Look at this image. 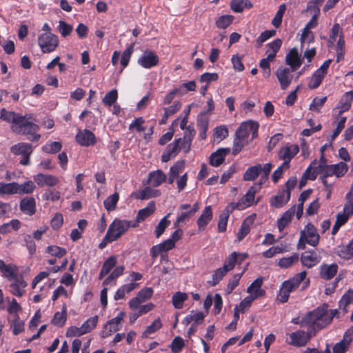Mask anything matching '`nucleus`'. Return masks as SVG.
<instances>
[{
    "label": "nucleus",
    "instance_id": "nucleus-64",
    "mask_svg": "<svg viewBox=\"0 0 353 353\" xmlns=\"http://www.w3.org/2000/svg\"><path fill=\"white\" fill-rule=\"evenodd\" d=\"M275 34L276 31L274 30H265L261 32L256 40L257 48H260L265 41L272 37Z\"/></svg>",
    "mask_w": 353,
    "mask_h": 353
},
{
    "label": "nucleus",
    "instance_id": "nucleus-12",
    "mask_svg": "<svg viewBox=\"0 0 353 353\" xmlns=\"http://www.w3.org/2000/svg\"><path fill=\"white\" fill-rule=\"evenodd\" d=\"M299 152V147L298 145L288 143L280 148L278 156L279 159L283 160V162H287L288 165H290L291 160Z\"/></svg>",
    "mask_w": 353,
    "mask_h": 353
},
{
    "label": "nucleus",
    "instance_id": "nucleus-27",
    "mask_svg": "<svg viewBox=\"0 0 353 353\" xmlns=\"http://www.w3.org/2000/svg\"><path fill=\"white\" fill-rule=\"evenodd\" d=\"M353 101V90L346 92L340 99L336 108L339 109V115L343 112L348 111L352 105Z\"/></svg>",
    "mask_w": 353,
    "mask_h": 353
},
{
    "label": "nucleus",
    "instance_id": "nucleus-11",
    "mask_svg": "<svg viewBox=\"0 0 353 353\" xmlns=\"http://www.w3.org/2000/svg\"><path fill=\"white\" fill-rule=\"evenodd\" d=\"M292 68L279 67L276 71V76L280 83L282 90H286L290 85L292 79L293 74Z\"/></svg>",
    "mask_w": 353,
    "mask_h": 353
},
{
    "label": "nucleus",
    "instance_id": "nucleus-63",
    "mask_svg": "<svg viewBox=\"0 0 353 353\" xmlns=\"http://www.w3.org/2000/svg\"><path fill=\"white\" fill-rule=\"evenodd\" d=\"M58 30L63 37L69 36L73 30L72 26L67 23L65 21L61 20L59 22Z\"/></svg>",
    "mask_w": 353,
    "mask_h": 353
},
{
    "label": "nucleus",
    "instance_id": "nucleus-10",
    "mask_svg": "<svg viewBox=\"0 0 353 353\" xmlns=\"http://www.w3.org/2000/svg\"><path fill=\"white\" fill-rule=\"evenodd\" d=\"M256 192H257V190H256V187H254V186L250 187L248 189L247 193L243 196H242L238 202L230 203V206L234 210L237 209L239 210H242L245 209L246 208L250 207L254 203V197H255V194H256Z\"/></svg>",
    "mask_w": 353,
    "mask_h": 353
},
{
    "label": "nucleus",
    "instance_id": "nucleus-16",
    "mask_svg": "<svg viewBox=\"0 0 353 353\" xmlns=\"http://www.w3.org/2000/svg\"><path fill=\"white\" fill-rule=\"evenodd\" d=\"M290 199V192L288 190H279L278 194L270 199V206L275 208H281L285 205Z\"/></svg>",
    "mask_w": 353,
    "mask_h": 353
},
{
    "label": "nucleus",
    "instance_id": "nucleus-25",
    "mask_svg": "<svg viewBox=\"0 0 353 353\" xmlns=\"http://www.w3.org/2000/svg\"><path fill=\"white\" fill-rule=\"evenodd\" d=\"M285 63L290 66L292 71H296L302 64V60L297 50L294 48L290 50L285 57Z\"/></svg>",
    "mask_w": 353,
    "mask_h": 353
},
{
    "label": "nucleus",
    "instance_id": "nucleus-1",
    "mask_svg": "<svg viewBox=\"0 0 353 353\" xmlns=\"http://www.w3.org/2000/svg\"><path fill=\"white\" fill-rule=\"evenodd\" d=\"M0 119L8 123H12L13 132L26 135L27 139L31 141H37L41 138V135L37 134L39 126L32 121V117L30 114L23 116L13 111H8L6 108H2L0 112Z\"/></svg>",
    "mask_w": 353,
    "mask_h": 353
},
{
    "label": "nucleus",
    "instance_id": "nucleus-13",
    "mask_svg": "<svg viewBox=\"0 0 353 353\" xmlns=\"http://www.w3.org/2000/svg\"><path fill=\"white\" fill-rule=\"evenodd\" d=\"M76 141L81 146L89 147L96 144L97 137L89 130H80L75 137Z\"/></svg>",
    "mask_w": 353,
    "mask_h": 353
},
{
    "label": "nucleus",
    "instance_id": "nucleus-17",
    "mask_svg": "<svg viewBox=\"0 0 353 353\" xmlns=\"http://www.w3.org/2000/svg\"><path fill=\"white\" fill-rule=\"evenodd\" d=\"M181 138L176 139L173 143L169 144L163 154L161 155V161L163 162L169 161L171 158L175 157L181 150L180 143Z\"/></svg>",
    "mask_w": 353,
    "mask_h": 353
},
{
    "label": "nucleus",
    "instance_id": "nucleus-39",
    "mask_svg": "<svg viewBox=\"0 0 353 353\" xmlns=\"http://www.w3.org/2000/svg\"><path fill=\"white\" fill-rule=\"evenodd\" d=\"M205 315L202 312H191L190 314L187 315L183 319V323L188 325L192 322L193 324L198 325H201L204 321Z\"/></svg>",
    "mask_w": 353,
    "mask_h": 353
},
{
    "label": "nucleus",
    "instance_id": "nucleus-4",
    "mask_svg": "<svg viewBox=\"0 0 353 353\" xmlns=\"http://www.w3.org/2000/svg\"><path fill=\"white\" fill-rule=\"evenodd\" d=\"M306 276L307 272L303 270L288 280L283 281L277 295L279 301L282 303L288 302L290 293L299 287L301 283L306 279Z\"/></svg>",
    "mask_w": 353,
    "mask_h": 353
},
{
    "label": "nucleus",
    "instance_id": "nucleus-60",
    "mask_svg": "<svg viewBox=\"0 0 353 353\" xmlns=\"http://www.w3.org/2000/svg\"><path fill=\"white\" fill-rule=\"evenodd\" d=\"M12 332L14 335H18L19 334L21 333L24 330V323L22 321L19 315L17 314L15 316L14 319L13 320L12 323L10 325Z\"/></svg>",
    "mask_w": 353,
    "mask_h": 353
},
{
    "label": "nucleus",
    "instance_id": "nucleus-51",
    "mask_svg": "<svg viewBox=\"0 0 353 353\" xmlns=\"http://www.w3.org/2000/svg\"><path fill=\"white\" fill-rule=\"evenodd\" d=\"M46 251L51 256L57 258H61L67 254V250L64 248H61L57 245H49L46 248Z\"/></svg>",
    "mask_w": 353,
    "mask_h": 353
},
{
    "label": "nucleus",
    "instance_id": "nucleus-6",
    "mask_svg": "<svg viewBox=\"0 0 353 353\" xmlns=\"http://www.w3.org/2000/svg\"><path fill=\"white\" fill-rule=\"evenodd\" d=\"M137 223L133 221L114 219L112 223L109 225L108 232L114 239L118 240L123 234H124L130 228H137Z\"/></svg>",
    "mask_w": 353,
    "mask_h": 353
},
{
    "label": "nucleus",
    "instance_id": "nucleus-5",
    "mask_svg": "<svg viewBox=\"0 0 353 353\" xmlns=\"http://www.w3.org/2000/svg\"><path fill=\"white\" fill-rule=\"evenodd\" d=\"M272 168L273 165L271 163H265L263 165L259 163L249 167L243 174V179L244 181H252L261 174V183L259 185V188H261V185L268 179Z\"/></svg>",
    "mask_w": 353,
    "mask_h": 353
},
{
    "label": "nucleus",
    "instance_id": "nucleus-44",
    "mask_svg": "<svg viewBox=\"0 0 353 353\" xmlns=\"http://www.w3.org/2000/svg\"><path fill=\"white\" fill-rule=\"evenodd\" d=\"M135 42L131 43L122 53L121 59V64L122 70L126 68L130 62L131 56L134 50Z\"/></svg>",
    "mask_w": 353,
    "mask_h": 353
},
{
    "label": "nucleus",
    "instance_id": "nucleus-14",
    "mask_svg": "<svg viewBox=\"0 0 353 353\" xmlns=\"http://www.w3.org/2000/svg\"><path fill=\"white\" fill-rule=\"evenodd\" d=\"M321 257L314 250H310L302 253L300 260L303 266L312 268L321 261Z\"/></svg>",
    "mask_w": 353,
    "mask_h": 353
},
{
    "label": "nucleus",
    "instance_id": "nucleus-19",
    "mask_svg": "<svg viewBox=\"0 0 353 353\" xmlns=\"http://www.w3.org/2000/svg\"><path fill=\"white\" fill-rule=\"evenodd\" d=\"M20 210L26 215L32 216L36 212V200L34 197H25L20 201Z\"/></svg>",
    "mask_w": 353,
    "mask_h": 353
},
{
    "label": "nucleus",
    "instance_id": "nucleus-23",
    "mask_svg": "<svg viewBox=\"0 0 353 353\" xmlns=\"http://www.w3.org/2000/svg\"><path fill=\"white\" fill-rule=\"evenodd\" d=\"M12 281L14 282L10 283L9 286L10 293L17 297H21L26 292L24 288L28 285L26 281H24L22 276H18Z\"/></svg>",
    "mask_w": 353,
    "mask_h": 353
},
{
    "label": "nucleus",
    "instance_id": "nucleus-33",
    "mask_svg": "<svg viewBox=\"0 0 353 353\" xmlns=\"http://www.w3.org/2000/svg\"><path fill=\"white\" fill-rule=\"evenodd\" d=\"M156 210V206L154 201H150L148 203V205L139 210L138 214L137 215L136 221L133 223H137V226L139 225V223L141 221H143L150 215H152Z\"/></svg>",
    "mask_w": 353,
    "mask_h": 353
},
{
    "label": "nucleus",
    "instance_id": "nucleus-56",
    "mask_svg": "<svg viewBox=\"0 0 353 353\" xmlns=\"http://www.w3.org/2000/svg\"><path fill=\"white\" fill-rule=\"evenodd\" d=\"M118 99V92L117 89H112L108 92L103 97L102 101L105 105L111 106L115 103Z\"/></svg>",
    "mask_w": 353,
    "mask_h": 353
},
{
    "label": "nucleus",
    "instance_id": "nucleus-53",
    "mask_svg": "<svg viewBox=\"0 0 353 353\" xmlns=\"http://www.w3.org/2000/svg\"><path fill=\"white\" fill-rule=\"evenodd\" d=\"M98 323V316H94L88 319L81 325V329L85 334L93 330Z\"/></svg>",
    "mask_w": 353,
    "mask_h": 353
},
{
    "label": "nucleus",
    "instance_id": "nucleus-59",
    "mask_svg": "<svg viewBox=\"0 0 353 353\" xmlns=\"http://www.w3.org/2000/svg\"><path fill=\"white\" fill-rule=\"evenodd\" d=\"M145 120L143 117L135 118L129 125V130H136L137 132H142L145 130V128L143 126Z\"/></svg>",
    "mask_w": 353,
    "mask_h": 353
},
{
    "label": "nucleus",
    "instance_id": "nucleus-41",
    "mask_svg": "<svg viewBox=\"0 0 353 353\" xmlns=\"http://www.w3.org/2000/svg\"><path fill=\"white\" fill-rule=\"evenodd\" d=\"M161 193L157 190H153L150 187H145L139 192L137 199L144 200L160 196Z\"/></svg>",
    "mask_w": 353,
    "mask_h": 353
},
{
    "label": "nucleus",
    "instance_id": "nucleus-21",
    "mask_svg": "<svg viewBox=\"0 0 353 353\" xmlns=\"http://www.w3.org/2000/svg\"><path fill=\"white\" fill-rule=\"evenodd\" d=\"M13 194H28L32 193L36 186L33 181H27L22 184L12 182Z\"/></svg>",
    "mask_w": 353,
    "mask_h": 353
},
{
    "label": "nucleus",
    "instance_id": "nucleus-7",
    "mask_svg": "<svg viewBox=\"0 0 353 353\" xmlns=\"http://www.w3.org/2000/svg\"><path fill=\"white\" fill-rule=\"evenodd\" d=\"M59 37L51 32L41 34L38 37V45L43 53L54 52L58 47Z\"/></svg>",
    "mask_w": 353,
    "mask_h": 353
},
{
    "label": "nucleus",
    "instance_id": "nucleus-20",
    "mask_svg": "<svg viewBox=\"0 0 353 353\" xmlns=\"http://www.w3.org/2000/svg\"><path fill=\"white\" fill-rule=\"evenodd\" d=\"M338 265L336 263H323L319 268L320 277L324 280H330L334 278L338 272Z\"/></svg>",
    "mask_w": 353,
    "mask_h": 353
},
{
    "label": "nucleus",
    "instance_id": "nucleus-15",
    "mask_svg": "<svg viewBox=\"0 0 353 353\" xmlns=\"http://www.w3.org/2000/svg\"><path fill=\"white\" fill-rule=\"evenodd\" d=\"M301 232H304L305 240L307 243L311 246L316 247L319 243L320 236L317 232V230L315 226L309 223L305 226L303 230Z\"/></svg>",
    "mask_w": 353,
    "mask_h": 353
},
{
    "label": "nucleus",
    "instance_id": "nucleus-47",
    "mask_svg": "<svg viewBox=\"0 0 353 353\" xmlns=\"http://www.w3.org/2000/svg\"><path fill=\"white\" fill-rule=\"evenodd\" d=\"M234 17L230 14H224L219 17L216 21V26L218 28L225 29L229 27L234 21Z\"/></svg>",
    "mask_w": 353,
    "mask_h": 353
},
{
    "label": "nucleus",
    "instance_id": "nucleus-62",
    "mask_svg": "<svg viewBox=\"0 0 353 353\" xmlns=\"http://www.w3.org/2000/svg\"><path fill=\"white\" fill-rule=\"evenodd\" d=\"M185 346L184 340L180 336H176L172 341L170 347L172 353H179Z\"/></svg>",
    "mask_w": 353,
    "mask_h": 353
},
{
    "label": "nucleus",
    "instance_id": "nucleus-28",
    "mask_svg": "<svg viewBox=\"0 0 353 353\" xmlns=\"http://www.w3.org/2000/svg\"><path fill=\"white\" fill-rule=\"evenodd\" d=\"M256 214H253L248 216L241 223V228L237 233L238 241H241L250 232V227L254 223Z\"/></svg>",
    "mask_w": 353,
    "mask_h": 353
},
{
    "label": "nucleus",
    "instance_id": "nucleus-31",
    "mask_svg": "<svg viewBox=\"0 0 353 353\" xmlns=\"http://www.w3.org/2000/svg\"><path fill=\"white\" fill-rule=\"evenodd\" d=\"M212 211L210 205L205 207L201 216L196 220L199 230L200 231L204 230L208 224L212 219Z\"/></svg>",
    "mask_w": 353,
    "mask_h": 353
},
{
    "label": "nucleus",
    "instance_id": "nucleus-34",
    "mask_svg": "<svg viewBox=\"0 0 353 353\" xmlns=\"http://www.w3.org/2000/svg\"><path fill=\"white\" fill-rule=\"evenodd\" d=\"M10 151L14 155H23L32 153V145L30 143L21 142L12 145Z\"/></svg>",
    "mask_w": 353,
    "mask_h": 353
},
{
    "label": "nucleus",
    "instance_id": "nucleus-36",
    "mask_svg": "<svg viewBox=\"0 0 353 353\" xmlns=\"http://www.w3.org/2000/svg\"><path fill=\"white\" fill-rule=\"evenodd\" d=\"M336 254L339 257L344 259H350L353 257V239L347 245L339 246Z\"/></svg>",
    "mask_w": 353,
    "mask_h": 353
},
{
    "label": "nucleus",
    "instance_id": "nucleus-35",
    "mask_svg": "<svg viewBox=\"0 0 353 353\" xmlns=\"http://www.w3.org/2000/svg\"><path fill=\"white\" fill-rule=\"evenodd\" d=\"M353 303V288L347 291L341 297L339 303L340 310L343 313H347L349 310V305Z\"/></svg>",
    "mask_w": 353,
    "mask_h": 353
},
{
    "label": "nucleus",
    "instance_id": "nucleus-46",
    "mask_svg": "<svg viewBox=\"0 0 353 353\" xmlns=\"http://www.w3.org/2000/svg\"><path fill=\"white\" fill-rule=\"evenodd\" d=\"M185 292H177L172 296V304L176 309H181L183 303L188 299Z\"/></svg>",
    "mask_w": 353,
    "mask_h": 353
},
{
    "label": "nucleus",
    "instance_id": "nucleus-52",
    "mask_svg": "<svg viewBox=\"0 0 353 353\" xmlns=\"http://www.w3.org/2000/svg\"><path fill=\"white\" fill-rule=\"evenodd\" d=\"M181 213L176 217L175 222L174 223V227L177 228L181 223H186L189 220L194 216L192 212L190 210H181Z\"/></svg>",
    "mask_w": 353,
    "mask_h": 353
},
{
    "label": "nucleus",
    "instance_id": "nucleus-29",
    "mask_svg": "<svg viewBox=\"0 0 353 353\" xmlns=\"http://www.w3.org/2000/svg\"><path fill=\"white\" fill-rule=\"evenodd\" d=\"M230 149L219 148L210 157V164L212 166H219L225 160V157L230 153Z\"/></svg>",
    "mask_w": 353,
    "mask_h": 353
},
{
    "label": "nucleus",
    "instance_id": "nucleus-9",
    "mask_svg": "<svg viewBox=\"0 0 353 353\" xmlns=\"http://www.w3.org/2000/svg\"><path fill=\"white\" fill-rule=\"evenodd\" d=\"M137 63L145 69H151L159 63V57L152 50H146L137 59Z\"/></svg>",
    "mask_w": 353,
    "mask_h": 353
},
{
    "label": "nucleus",
    "instance_id": "nucleus-42",
    "mask_svg": "<svg viewBox=\"0 0 353 353\" xmlns=\"http://www.w3.org/2000/svg\"><path fill=\"white\" fill-rule=\"evenodd\" d=\"M21 227V222L18 219H12L10 222L0 225V233L6 234L12 230H18Z\"/></svg>",
    "mask_w": 353,
    "mask_h": 353
},
{
    "label": "nucleus",
    "instance_id": "nucleus-32",
    "mask_svg": "<svg viewBox=\"0 0 353 353\" xmlns=\"http://www.w3.org/2000/svg\"><path fill=\"white\" fill-rule=\"evenodd\" d=\"M234 210L229 204L225 207V208L222 211V212L219 215L218 222V230L219 232H223L226 230L229 216L230 214L233 212Z\"/></svg>",
    "mask_w": 353,
    "mask_h": 353
},
{
    "label": "nucleus",
    "instance_id": "nucleus-24",
    "mask_svg": "<svg viewBox=\"0 0 353 353\" xmlns=\"http://www.w3.org/2000/svg\"><path fill=\"white\" fill-rule=\"evenodd\" d=\"M263 282V278L259 276L249 285L247 289V292L256 299L265 296V291L261 289Z\"/></svg>",
    "mask_w": 353,
    "mask_h": 353
},
{
    "label": "nucleus",
    "instance_id": "nucleus-58",
    "mask_svg": "<svg viewBox=\"0 0 353 353\" xmlns=\"http://www.w3.org/2000/svg\"><path fill=\"white\" fill-rule=\"evenodd\" d=\"M332 166L334 172V176L337 178L343 176L348 171V166L344 162L332 164Z\"/></svg>",
    "mask_w": 353,
    "mask_h": 353
},
{
    "label": "nucleus",
    "instance_id": "nucleus-49",
    "mask_svg": "<svg viewBox=\"0 0 353 353\" xmlns=\"http://www.w3.org/2000/svg\"><path fill=\"white\" fill-rule=\"evenodd\" d=\"M324 77L325 76L315 70L310 79L308 88L311 90L316 89L321 84Z\"/></svg>",
    "mask_w": 353,
    "mask_h": 353
},
{
    "label": "nucleus",
    "instance_id": "nucleus-38",
    "mask_svg": "<svg viewBox=\"0 0 353 353\" xmlns=\"http://www.w3.org/2000/svg\"><path fill=\"white\" fill-rule=\"evenodd\" d=\"M125 316V312L123 311H121L118 313V314L112 319L109 320L105 325V327L108 325L110 327V332H117L119 330V325L121 321L123 320Z\"/></svg>",
    "mask_w": 353,
    "mask_h": 353
},
{
    "label": "nucleus",
    "instance_id": "nucleus-18",
    "mask_svg": "<svg viewBox=\"0 0 353 353\" xmlns=\"http://www.w3.org/2000/svg\"><path fill=\"white\" fill-rule=\"evenodd\" d=\"M18 267L14 263L6 264L5 262L0 259V272L2 276L8 281H12L18 277Z\"/></svg>",
    "mask_w": 353,
    "mask_h": 353
},
{
    "label": "nucleus",
    "instance_id": "nucleus-55",
    "mask_svg": "<svg viewBox=\"0 0 353 353\" xmlns=\"http://www.w3.org/2000/svg\"><path fill=\"white\" fill-rule=\"evenodd\" d=\"M229 271L223 266L215 270L212 275V285H216Z\"/></svg>",
    "mask_w": 353,
    "mask_h": 353
},
{
    "label": "nucleus",
    "instance_id": "nucleus-43",
    "mask_svg": "<svg viewBox=\"0 0 353 353\" xmlns=\"http://www.w3.org/2000/svg\"><path fill=\"white\" fill-rule=\"evenodd\" d=\"M119 199V194L118 192H114L113 194L107 197L103 201V205L105 210L109 212L114 210Z\"/></svg>",
    "mask_w": 353,
    "mask_h": 353
},
{
    "label": "nucleus",
    "instance_id": "nucleus-54",
    "mask_svg": "<svg viewBox=\"0 0 353 353\" xmlns=\"http://www.w3.org/2000/svg\"><path fill=\"white\" fill-rule=\"evenodd\" d=\"M246 269L247 267L243 270L241 273L234 274L232 279L229 281L226 288V292L228 294L232 293L233 290L239 285V281Z\"/></svg>",
    "mask_w": 353,
    "mask_h": 353
},
{
    "label": "nucleus",
    "instance_id": "nucleus-45",
    "mask_svg": "<svg viewBox=\"0 0 353 353\" xmlns=\"http://www.w3.org/2000/svg\"><path fill=\"white\" fill-rule=\"evenodd\" d=\"M162 323L159 318L155 319L151 325H148L142 334V338H148L149 335L155 333L162 327Z\"/></svg>",
    "mask_w": 353,
    "mask_h": 353
},
{
    "label": "nucleus",
    "instance_id": "nucleus-30",
    "mask_svg": "<svg viewBox=\"0 0 353 353\" xmlns=\"http://www.w3.org/2000/svg\"><path fill=\"white\" fill-rule=\"evenodd\" d=\"M167 176L161 170H157L148 174V183L154 188H157L166 181Z\"/></svg>",
    "mask_w": 353,
    "mask_h": 353
},
{
    "label": "nucleus",
    "instance_id": "nucleus-61",
    "mask_svg": "<svg viewBox=\"0 0 353 353\" xmlns=\"http://www.w3.org/2000/svg\"><path fill=\"white\" fill-rule=\"evenodd\" d=\"M323 1L324 0H309L305 11L310 12L312 14L320 15L319 6L323 3Z\"/></svg>",
    "mask_w": 353,
    "mask_h": 353
},
{
    "label": "nucleus",
    "instance_id": "nucleus-57",
    "mask_svg": "<svg viewBox=\"0 0 353 353\" xmlns=\"http://www.w3.org/2000/svg\"><path fill=\"white\" fill-rule=\"evenodd\" d=\"M170 214H167L163 219H161L159 223L156 227L155 234L157 238H159L164 232L166 228L170 225V221L168 219V217Z\"/></svg>",
    "mask_w": 353,
    "mask_h": 353
},
{
    "label": "nucleus",
    "instance_id": "nucleus-22",
    "mask_svg": "<svg viewBox=\"0 0 353 353\" xmlns=\"http://www.w3.org/2000/svg\"><path fill=\"white\" fill-rule=\"evenodd\" d=\"M34 180L40 187H43L44 185L53 187L57 185L59 181V179L55 176L41 173L35 175Z\"/></svg>",
    "mask_w": 353,
    "mask_h": 353
},
{
    "label": "nucleus",
    "instance_id": "nucleus-2",
    "mask_svg": "<svg viewBox=\"0 0 353 353\" xmlns=\"http://www.w3.org/2000/svg\"><path fill=\"white\" fill-rule=\"evenodd\" d=\"M338 314L336 309L329 310L327 304H323L312 311H310L303 316V323L308 325L309 330L315 334L331 323L332 319Z\"/></svg>",
    "mask_w": 353,
    "mask_h": 353
},
{
    "label": "nucleus",
    "instance_id": "nucleus-3",
    "mask_svg": "<svg viewBox=\"0 0 353 353\" xmlns=\"http://www.w3.org/2000/svg\"><path fill=\"white\" fill-rule=\"evenodd\" d=\"M259 123L253 120L242 122L236 129L233 141L232 154L237 155L248 143L249 134L251 133V141L256 139L259 135Z\"/></svg>",
    "mask_w": 353,
    "mask_h": 353
},
{
    "label": "nucleus",
    "instance_id": "nucleus-40",
    "mask_svg": "<svg viewBox=\"0 0 353 353\" xmlns=\"http://www.w3.org/2000/svg\"><path fill=\"white\" fill-rule=\"evenodd\" d=\"M299 261V255L298 253H294L288 257L281 258L278 263V265L281 268L287 269L297 263Z\"/></svg>",
    "mask_w": 353,
    "mask_h": 353
},
{
    "label": "nucleus",
    "instance_id": "nucleus-37",
    "mask_svg": "<svg viewBox=\"0 0 353 353\" xmlns=\"http://www.w3.org/2000/svg\"><path fill=\"white\" fill-rule=\"evenodd\" d=\"M67 321V310L66 307L63 306L62 309V312H57L52 321L51 323L52 325L58 327H62Z\"/></svg>",
    "mask_w": 353,
    "mask_h": 353
},
{
    "label": "nucleus",
    "instance_id": "nucleus-8",
    "mask_svg": "<svg viewBox=\"0 0 353 353\" xmlns=\"http://www.w3.org/2000/svg\"><path fill=\"white\" fill-rule=\"evenodd\" d=\"M312 334H313V332L308 329L307 332L301 330H296L289 334V339H287V343L294 347H303L310 341Z\"/></svg>",
    "mask_w": 353,
    "mask_h": 353
},
{
    "label": "nucleus",
    "instance_id": "nucleus-50",
    "mask_svg": "<svg viewBox=\"0 0 353 353\" xmlns=\"http://www.w3.org/2000/svg\"><path fill=\"white\" fill-rule=\"evenodd\" d=\"M286 10V5L285 3H282L279 6V9L272 20V24L276 28H278L281 26L282 23L283 16Z\"/></svg>",
    "mask_w": 353,
    "mask_h": 353
},
{
    "label": "nucleus",
    "instance_id": "nucleus-26",
    "mask_svg": "<svg viewBox=\"0 0 353 353\" xmlns=\"http://www.w3.org/2000/svg\"><path fill=\"white\" fill-rule=\"evenodd\" d=\"M296 212V205H294L286 210L281 218L277 220V227L279 232L283 231L292 221Z\"/></svg>",
    "mask_w": 353,
    "mask_h": 353
},
{
    "label": "nucleus",
    "instance_id": "nucleus-48",
    "mask_svg": "<svg viewBox=\"0 0 353 353\" xmlns=\"http://www.w3.org/2000/svg\"><path fill=\"white\" fill-rule=\"evenodd\" d=\"M62 143L59 141L47 143L42 147V150L48 154H55L61 151Z\"/></svg>",
    "mask_w": 353,
    "mask_h": 353
}]
</instances>
